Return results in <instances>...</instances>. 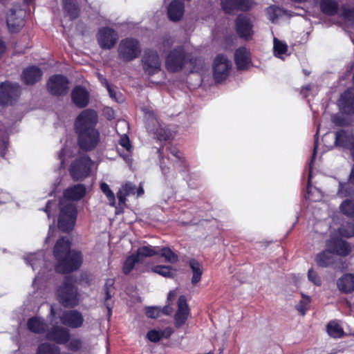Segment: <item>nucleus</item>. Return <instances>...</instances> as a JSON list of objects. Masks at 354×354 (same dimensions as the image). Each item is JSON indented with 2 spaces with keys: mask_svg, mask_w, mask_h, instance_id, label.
<instances>
[{
  "mask_svg": "<svg viewBox=\"0 0 354 354\" xmlns=\"http://www.w3.org/2000/svg\"><path fill=\"white\" fill-rule=\"evenodd\" d=\"M102 82L105 84V86L109 91V93L110 95V97L111 98H113V100H115V101H117L118 102H122L123 100L121 95L120 93H117L116 92H115L111 88V87L109 85L107 81L105 79H104L103 81H102Z\"/></svg>",
  "mask_w": 354,
  "mask_h": 354,
  "instance_id": "864d4df0",
  "label": "nucleus"
},
{
  "mask_svg": "<svg viewBox=\"0 0 354 354\" xmlns=\"http://www.w3.org/2000/svg\"><path fill=\"white\" fill-rule=\"evenodd\" d=\"M106 113L108 115L109 119L114 118V113L111 109L107 108L106 109Z\"/></svg>",
  "mask_w": 354,
  "mask_h": 354,
  "instance_id": "774afa93",
  "label": "nucleus"
},
{
  "mask_svg": "<svg viewBox=\"0 0 354 354\" xmlns=\"http://www.w3.org/2000/svg\"><path fill=\"white\" fill-rule=\"evenodd\" d=\"M24 12L21 9H10L6 17L8 30L12 32H17L24 25Z\"/></svg>",
  "mask_w": 354,
  "mask_h": 354,
  "instance_id": "f3484780",
  "label": "nucleus"
},
{
  "mask_svg": "<svg viewBox=\"0 0 354 354\" xmlns=\"http://www.w3.org/2000/svg\"><path fill=\"white\" fill-rule=\"evenodd\" d=\"M46 337L57 344H64L69 339V332L64 328L54 326L51 330L47 333Z\"/></svg>",
  "mask_w": 354,
  "mask_h": 354,
  "instance_id": "393cba45",
  "label": "nucleus"
},
{
  "mask_svg": "<svg viewBox=\"0 0 354 354\" xmlns=\"http://www.w3.org/2000/svg\"><path fill=\"white\" fill-rule=\"evenodd\" d=\"M194 62L182 48L172 50L167 57L165 65L168 71L176 72L183 68L193 71Z\"/></svg>",
  "mask_w": 354,
  "mask_h": 354,
  "instance_id": "39448f33",
  "label": "nucleus"
},
{
  "mask_svg": "<svg viewBox=\"0 0 354 354\" xmlns=\"http://www.w3.org/2000/svg\"><path fill=\"white\" fill-rule=\"evenodd\" d=\"M319 8L324 14L333 16L337 12L339 3L336 0H320Z\"/></svg>",
  "mask_w": 354,
  "mask_h": 354,
  "instance_id": "7c9ffc66",
  "label": "nucleus"
},
{
  "mask_svg": "<svg viewBox=\"0 0 354 354\" xmlns=\"http://www.w3.org/2000/svg\"><path fill=\"white\" fill-rule=\"evenodd\" d=\"M71 243L68 238L59 239L54 248V256L57 261L55 270L59 273H66L77 270L82 264V257L80 252L70 250Z\"/></svg>",
  "mask_w": 354,
  "mask_h": 354,
  "instance_id": "f03ea898",
  "label": "nucleus"
},
{
  "mask_svg": "<svg viewBox=\"0 0 354 354\" xmlns=\"http://www.w3.org/2000/svg\"><path fill=\"white\" fill-rule=\"evenodd\" d=\"M341 112L346 115L354 114V88L346 90L338 100Z\"/></svg>",
  "mask_w": 354,
  "mask_h": 354,
  "instance_id": "a211bd4d",
  "label": "nucleus"
},
{
  "mask_svg": "<svg viewBox=\"0 0 354 354\" xmlns=\"http://www.w3.org/2000/svg\"><path fill=\"white\" fill-rule=\"evenodd\" d=\"M141 53L138 41L133 39L127 38L122 40L118 48L120 57L127 62L138 57Z\"/></svg>",
  "mask_w": 354,
  "mask_h": 354,
  "instance_id": "1a4fd4ad",
  "label": "nucleus"
},
{
  "mask_svg": "<svg viewBox=\"0 0 354 354\" xmlns=\"http://www.w3.org/2000/svg\"><path fill=\"white\" fill-rule=\"evenodd\" d=\"M327 249L317 254L315 261L319 266L328 267L334 262V254L346 256L351 252L349 245L344 241L332 237L326 243Z\"/></svg>",
  "mask_w": 354,
  "mask_h": 354,
  "instance_id": "7ed1b4c3",
  "label": "nucleus"
},
{
  "mask_svg": "<svg viewBox=\"0 0 354 354\" xmlns=\"http://www.w3.org/2000/svg\"><path fill=\"white\" fill-rule=\"evenodd\" d=\"M308 279L316 286L321 285V279L317 274L312 269L308 270Z\"/></svg>",
  "mask_w": 354,
  "mask_h": 354,
  "instance_id": "052dcab7",
  "label": "nucleus"
},
{
  "mask_svg": "<svg viewBox=\"0 0 354 354\" xmlns=\"http://www.w3.org/2000/svg\"><path fill=\"white\" fill-rule=\"evenodd\" d=\"M273 50L274 55L281 59H284L288 55L287 44L276 37L273 40Z\"/></svg>",
  "mask_w": 354,
  "mask_h": 354,
  "instance_id": "473e14b6",
  "label": "nucleus"
},
{
  "mask_svg": "<svg viewBox=\"0 0 354 354\" xmlns=\"http://www.w3.org/2000/svg\"><path fill=\"white\" fill-rule=\"evenodd\" d=\"M337 234L340 236L345 238L354 236V223H346V225H342L338 230Z\"/></svg>",
  "mask_w": 354,
  "mask_h": 354,
  "instance_id": "37998d69",
  "label": "nucleus"
},
{
  "mask_svg": "<svg viewBox=\"0 0 354 354\" xmlns=\"http://www.w3.org/2000/svg\"><path fill=\"white\" fill-rule=\"evenodd\" d=\"M281 10L275 6H270L267 8L266 15L268 18L272 22H274L279 16L281 14Z\"/></svg>",
  "mask_w": 354,
  "mask_h": 354,
  "instance_id": "8fccbe9b",
  "label": "nucleus"
},
{
  "mask_svg": "<svg viewBox=\"0 0 354 354\" xmlns=\"http://www.w3.org/2000/svg\"><path fill=\"white\" fill-rule=\"evenodd\" d=\"M97 121V113L91 109H86L81 112L75 122V130L76 133L89 131L95 128Z\"/></svg>",
  "mask_w": 354,
  "mask_h": 354,
  "instance_id": "6e6552de",
  "label": "nucleus"
},
{
  "mask_svg": "<svg viewBox=\"0 0 354 354\" xmlns=\"http://www.w3.org/2000/svg\"><path fill=\"white\" fill-rule=\"evenodd\" d=\"M137 196H142L144 194V189L140 185L138 189L132 183H126L123 185L117 193V197L120 204H124L126 197L129 195L136 194Z\"/></svg>",
  "mask_w": 354,
  "mask_h": 354,
  "instance_id": "b1692460",
  "label": "nucleus"
},
{
  "mask_svg": "<svg viewBox=\"0 0 354 354\" xmlns=\"http://www.w3.org/2000/svg\"><path fill=\"white\" fill-rule=\"evenodd\" d=\"M143 69L149 75L157 73L160 70V61L156 52L148 50L144 53L142 59Z\"/></svg>",
  "mask_w": 354,
  "mask_h": 354,
  "instance_id": "4468645a",
  "label": "nucleus"
},
{
  "mask_svg": "<svg viewBox=\"0 0 354 354\" xmlns=\"http://www.w3.org/2000/svg\"><path fill=\"white\" fill-rule=\"evenodd\" d=\"M41 76L42 72L39 68L30 66L24 71L21 80L26 84H32L39 81Z\"/></svg>",
  "mask_w": 354,
  "mask_h": 354,
  "instance_id": "a878e982",
  "label": "nucleus"
},
{
  "mask_svg": "<svg viewBox=\"0 0 354 354\" xmlns=\"http://www.w3.org/2000/svg\"><path fill=\"white\" fill-rule=\"evenodd\" d=\"M232 68L231 62L223 55L216 57L213 65V76L216 82L225 80Z\"/></svg>",
  "mask_w": 354,
  "mask_h": 354,
  "instance_id": "9d476101",
  "label": "nucleus"
},
{
  "mask_svg": "<svg viewBox=\"0 0 354 354\" xmlns=\"http://www.w3.org/2000/svg\"><path fill=\"white\" fill-rule=\"evenodd\" d=\"M48 91L53 95H64L68 91V80L62 75L51 76L47 82Z\"/></svg>",
  "mask_w": 354,
  "mask_h": 354,
  "instance_id": "f8f14e48",
  "label": "nucleus"
},
{
  "mask_svg": "<svg viewBox=\"0 0 354 354\" xmlns=\"http://www.w3.org/2000/svg\"><path fill=\"white\" fill-rule=\"evenodd\" d=\"M113 283L114 281L111 279H107L105 283L106 300L111 299L112 297Z\"/></svg>",
  "mask_w": 354,
  "mask_h": 354,
  "instance_id": "13d9d810",
  "label": "nucleus"
},
{
  "mask_svg": "<svg viewBox=\"0 0 354 354\" xmlns=\"http://www.w3.org/2000/svg\"><path fill=\"white\" fill-rule=\"evenodd\" d=\"M161 313L162 310L158 307H148L145 310L146 315L149 318H156Z\"/></svg>",
  "mask_w": 354,
  "mask_h": 354,
  "instance_id": "5fc2aeb1",
  "label": "nucleus"
},
{
  "mask_svg": "<svg viewBox=\"0 0 354 354\" xmlns=\"http://www.w3.org/2000/svg\"><path fill=\"white\" fill-rule=\"evenodd\" d=\"M169 151L174 157V158H172V161H174V163L178 165L179 166L184 164L185 160L183 155L176 147H169Z\"/></svg>",
  "mask_w": 354,
  "mask_h": 354,
  "instance_id": "de8ad7c7",
  "label": "nucleus"
},
{
  "mask_svg": "<svg viewBox=\"0 0 354 354\" xmlns=\"http://www.w3.org/2000/svg\"><path fill=\"white\" fill-rule=\"evenodd\" d=\"M331 120L335 124L338 125V126H343V125L346 124V122H344V120H340L337 115H332Z\"/></svg>",
  "mask_w": 354,
  "mask_h": 354,
  "instance_id": "680f3d73",
  "label": "nucleus"
},
{
  "mask_svg": "<svg viewBox=\"0 0 354 354\" xmlns=\"http://www.w3.org/2000/svg\"><path fill=\"white\" fill-rule=\"evenodd\" d=\"M118 39L117 34L114 30L109 28H101L97 34V41L101 48H112Z\"/></svg>",
  "mask_w": 354,
  "mask_h": 354,
  "instance_id": "aec40b11",
  "label": "nucleus"
},
{
  "mask_svg": "<svg viewBox=\"0 0 354 354\" xmlns=\"http://www.w3.org/2000/svg\"><path fill=\"white\" fill-rule=\"evenodd\" d=\"M339 290L344 293L354 292V274H345L337 281Z\"/></svg>",
  "mask_w": 354,
  "mask_h": 354,
  "instance_id": "bb28decb",
  "label": "nucleus"
},
{
  "mask_svg": "<svg viewBox=\"0 0 354 354\" xmlns=\"http://www.w3.org/2000/svg\"><path fill=\"white\" fill-rule=\"evenodd\" d=\"M328 334L333 338H341L344 335V330L339 322L336 320L330 322L327 325Z\"/></svg>",
  "mask_w": 354,
  "mask_h": 354,
  "instance_id": "f704fd0d",
  "label": "nucleus"
},
{
  "mask_svg": "<svg viewBox=\"0 0 354 354\" xmlns=\"http://www.w3.org/2000/svg\"><path fill=\"white\" fill-rule=\"evenodd\" d=\"M145 117L147 120V125L149 124L151 122H156L157 124H159V122L157 121L156 118H153V113H146Z\"/></svg>",
  "mask_w": 354,
  "mask_h": 354,
  "instance_id": "e2e57ef3",
  "label": "nucleus"
},
{
  "mask_svg": "<svg viewBox=\"0 0 354 354\" xmlns=\"http://www.w3.org/2000/svg\"><path fill=\"white\" fill-rule=\"evenodd\" d=\"M340 17L342 19V26L344 29L350 31V28L354 27V8L346 6L342 8Z\"/></svg>",
  "mask_w": 354,
  "mask_h": 354,
  "instance_id": "c85d7f7f",
  "label": "nucleus"
},
{
  "mask_svg": "<svg viewBox=\"0 0 354 354\" xmlns=\"http://www.w3.org/2000/svg\"><path fill=\"white\" fill-rule=\"evenodd\" d=\"M310 302V297L302 295L301 301L296 306V309L301 313V315H304L306 312L309 309Z\"/></svg>",
  "mask_w": 354,
  "mask_h": 354,
  "instance_id": "a18cd8bd",
  "label": "nucleus"
},
{
  "mask_svg": "<svg viewBox=\"0 0 354 354\" xmlns=\"http://www.w3.org/2000/svg\"><path fill=\"white\" fill-rule=\"evenodd\" d=\"M341 211L348 216H354V201L346 200L341 206Z\"/></svg>",
  "mask_w": 354,
  "mask_h": 354,
  "instance_id": "09e8293b",
  "label": "nucleus"
},
{
  "mask_svg": "<svg viewBox=\"0 0 354 354\" xmlns=\"http://www.w3.org/2000/svg\"><path fill=\"white\" fill-rule=\"evenodd\" d=\"M189 266L192 271V283L193 285H196L201 279V276L203 272V267L197 261L194 259H192L189 261Z\"/></svg>",
  "mask_w": 354,
  "mask_h": 354,
  "instance_id": "c9c22d12",
  "label": "nucleus"
},
{
  "mask_svg": "<svg viewBox=\"0 0 354 354\" xmlns=\"http://www.w3.org/2000/svg\"><path fill=\"white\" fill-rule=\"evenodd\" d=\"M151 270L165 277H173L175 274V270L170 266H153Z\"/></svg>",
  "mask_w": 354,
  "mask_h": 354,
  "instance_id": "4c0bfd02",
  "label": "nucleus"
},
{
  "mask_svg": "<svg viewBox=\"0 0 354 354\" xmlns=\"http://www.w3.org/2000/svg\"><path fill=\"white\" fill-rule=\"evenodd\" d=\"M57 295L59 302L66 307L75 306L80 301L75 280L71 277L65 279L63 284L58 288Z\"/></svg>",
  "mask_w": 354,
  "mask_h": 354,
  "instance_id": "423d86ee",
  "label": "nucleus"
},
{
  "mask_svg": "<svg viewBox=\"0 0 354 354\" xmlns=\"http://www.w3.org/2000/svg\"><path fill=\"white\" fill-rule=\"evenodd\" d=\"M20 93V86L17 83L4 82L0 84V103L12 104Z\"/></svg>",
  "mask_w": 354,
  "mask_h": 354,
  "instance_id": "ddd939ff",
  "label": "nucleus"
},
{
  "mask_svg": "<svg viewBox=\"0 0 354 354\" xmlns=\"http://www.w3.org/2000/svg\"><path fill=\"white\" fill-rule=\"evenodd\" d=\"M64 8L69 17L72 19L77 17L78 15V8L74 3L73 0H63Z\"/></svg>",
  "mask_w": 354,
  "mask_h": 354,
  "instance_id": "ea45409f",
  "label": "nucleus"
},
{
  "mask_svg": "<svg viewBox=\"0 0 354 354\" xmlns=\"http://www.w3.org/2000/svg\"><path fill=\"white\" fill-rule=\"evenodd\" d=\"M100 189L102 192L104 194V195L106 196L109 205L114 207L115 205V194L110 189L109 185H107L106 183H101Z\"/></svg>",
  "mask_w": 354,
  "mask_h": 354,
  "instance_id": "c03bdc74",
  "label": "nucleus"
},
{
  "mask_svg": "<svg viewBox=\"0 0 354 354\" xmlns=\"http://www.w3.org/2000/svg\"><path fill=\"white\" fill-rule=\"evenodd\" d=\"M24 259L26 263L30 265L34 270H35L37 267H40L44 263V253L42 252L30 254L25 257Z\"/></svg>",
  "mask_w": 354,
  "mask_h": 354,
  "instance_id": "72a5a7b5",
  "label": "nucleus"
},
{
  "mask_svg": "<svg viewBox=\"0 0 354 354\" xmlns=\"http://www.w3.org/2000/svg\"><path fill=\"white\" fill-rule=\"evenodd\" d=\"M234 62L239 70L248 69L251 66L250 54L246 48L241 47L235 51Z\"/></svg>",
  "mask_w": 354,
  "mask_h": 354,
  "instance_id": "5701e85b",
  "label": "nucleus"
},
{
  "mask_svg": "<svg viewBox=\"0 0 354 354\" xmlns=\"http://www.w3.org/2000/svg\"><path fill=\"white\" fill-rule=\"evenodd\" d=\"M52 204L53 203L51 202H48L47 203L46 209H45V212H46L48 218H50V211H51V208H52Z\"/></svg>",
  "mask_w": 354,
  "mask_h": 354,
  "instance_id": "338daca9",
  "label": "nucleus"
},
{
  "mask_svg": "<svg viewBox=\"0 0 354 354\" xmlns=\"http://www.w3.org/2000/svg\"><path fill=\"white\" fill-rule=\"evenodd\" d=\"M73 102L78 107L83 108L87 106L89 102V93L87 90L81 86H75L71 92Z\"/></svg>",
  "mask_w": 354,
  "mask_h": 354,
  "instance_id": "4be33fe9",
  "label": "nucleus"
},
{
  "mask_svg": "<svg viewBox=\"0 0 354 354\" xmlns=\"http://www.w3.org/2000/svg\"><path fill=\"white\" fill-rule=\"evenodd\" d=\"M322 140L328 150L334 147L348 150L354 160V133L353 131L342 129L335 132V137L330 133H326Z\"/></svg>",
  "mask_w": 354,
  "mask_h": 354,
  "instance_id": "20e7f679",
  "label": "nucleus"
},
{
  "mask_svg": "<svg viewBox=\"0 0 354 354\" xmlns=\"http://www.w3.org/2000/svg\"><path fill=\"white\" fill-rule=\"evenodd\" d=\"M73 151L70 147H64L59 154V158L61 160V165L64 167L65 161L72 156Z\"/></svg>",
  "mask_w": 354,
  "mask_h": 354,
  "instance_id": "603ef678",
  "label": "nucleus"
},
{
  "mask_svg": "<svg viewBox=\"0 0 354 354\" xmlns=\"http://www.w3.org/2000/svg\"><path fill=\"white\" fill-rule=\"evenodd\" d=\"M86 193L84 185L77 184L67 188L63 198L60 201V213L58 219V227L63 232H69L75 226L77 210L73 203L81 200Z\"/></svg>",
  "mask_w": 354,
  "mask_h": 354,
  "instance_id": "f257e3e1",
  "label": "nucleus"
},
{
  "mask_svg": "<svg viewBox=\"0 0 354 354\" xmlns=\"http://www.w3.org/2000/svg\"><path fill=\"white\" fill-rule=\"evenodd\" d=\"M78 135V145L84 151H91L95 149L100 142V133L97 129H91L89 131L77 133Z\"/></svg>",
  "mask_w": 354,
  "mask_h": 354,
  "instance_id": "9b49d317",
  "label": "nucleus"
},
{
  "mask_svg": "<svg viewBox=\"0 0 354 354\" xmlns=\"http://www.w3.org/2000/svg\"><path fill=\"white\" fill-rule=\"evenodd\" d=\"M82 345V340L80 339H72L68 344L67 348L73 351H78L81 348Z\"/></svg>",
  "mask_w": 354,
  "mask_h": 354,
  "instance_id": "6e6d98bb",
  "label": "nucleus"
},
{
  "mask_svg": "<svg viewBox=\"0 0 354 354\" xmlns=\"http://www.w3.org/2000/svg\"><path fill=\"white\" fill-rule=\"evenodd\" d=\"M159 254L161 257L165 258L166 261L169 263H174L178 261L177 254H175L169 248H160Z\"/></svg>",
  "mask_w": 354,
  "mask_h": 354,
  "instance_id": "58836bf2",
  "label": "nucleus"
},
{
  "mask_svg": "<svg viewBox=\"0 0 354 354\" xmlns=\"http://www.w3.org/2000/svg\"><path fill=\"white\" fill-rule=\"evenodd\" d=\"M254 24L252 19L246 15H240L236 19V30L238 35L244 39H250L253 36Z\"/></svg>",
  "mask_w": 354,
  "mask_h": 354,
  "instance_id": "2eb2a0df",
  "label": "nucleus"
},
{
  "mask_svg": "<svg viewBox=\"0 0 354 354\" xmlns=\"http://www.w3.org/2000/svg\"><path fill=\"white\" fill-rule=\"evenodd\" d=\"M159 252L160 247L158 246L143 245L138 249L135 255L140 262L142 261L146 257H150L159 254Z\"/></svg>",
  "mask_w": 354,
  "mask_h": 354,
  "instance_id": "c756f323",
  "label": "nucleus"
},
{
  "mask_svg": "<svg viewBox=\"0 0 354 354\" xmlns=\"http://www.w3.org/2000/svg\"><path fill=\"white\" fill-rule=\"evenodd\" d=\"M140 262L135 254L128 257L123 263L122 271L127 274L133 269L135 263Z\"/></svg>",
  "mask_w": 354,
  "mask_h": 354,
  "instance_id": "a19ab883",
  "label": "nucleus"
},
{
  "mask_svg": "<svg viewBox=\"0 0 354 354\" xmlns=\"http://www.w3.org/2000/svg\"><path fill=\"white\" fill-rule=\"evenodd\" d=\"M148 129L150 131H153L157 136L158 138L160 140H169L171 136V133H170L169 131L162 127L155 130L154 129L149 127V124H148Z\"/></svg>",
  "mask_w": 354,
  "mask_h": 354,
  "instance_id": "49530a36",
  "label": "nucleus"
},
{
  "mask_svg": "<svg viewBox=\"0 0 354 354\" xmlns=\"http://www.w3.org/2000/svg\"><path fill=\"white\" fill-rule=\"evenodd\" d=\"M184 4L180 0H174L168 8V17L171 21H178L183 15Z\"/></svg>",
  "mask_w": 354,
  "mask_h": 354,
  "instance_id": "cd10ccee",
  "label": "nucleus"
},
{
  "mask_svg": "<svg viewBox=\"0 0 354 354\" xmlns=\"http://www.w3.org/2000/svg\"><path fill=\"white\" fill-rule=\"evenodd\" d=\"M176 295H177L176 290L169 291V292L168 293V296H167L168 304L162 310L163 313L170 314L171 313V309H169V305L170 302H171L173 300H174Z\"/></svg>",
  "mask_w": 354,
  "mask_h": 354,
  "instance_id": "4d7b16f0",
  "label": "nucleus"
},
{
  "mask_svg": "<svg viewBox=\"0 0 354 354\" xmlns=\"http://www.w3.org/2000/svg\"><path fill=\"white\" fill-rule=\"evenodd\" d=\"M120 145L124 149H126L127 152L131 151V145L130 144L129 138L126 134L121 136L120 139Z\"/></svg>",
  "mask_w": 354,
  "mask_h": 354,
  "instance_id": "bf43d9fd",
  "label": "nucleus"
},
{
  "mask_svg": "<svg viewBox=\"0 0 354 354\" xmlns=\"http://www.w3.org/2000/svg\"><path fill=\"white\" fill-rule=\"evenodd\" d=\"M177 306L174 321L176 326L180 327L185 324L189 315V308L185 296L182 295L178 298Z\"/></svg>",
  "mask_w": 354,
  "mask_h": 354,
  "instance_id": "6ab92c4d",
  "label": "nucleus"
},
{
  "mask_svg": "<svg viewBox=\"0 0 354 354\" xmlns=\"http://www.w3.org/2000/svg\"><path fill=\"white\" fill-rule=\"evenodd\" d=\"M172 332L173 330L170 327H166L164 329H154L149 330L147 334V337L149 341L156 342L162 338L169 337Z\"/></svg>",
  "mask_w": 354,
  "mask_h": 354,
  "instance_id": "2f4dec72",
  "label": "nucleus"
},
{
  "mask_svg": "<svg viewBox=\"0 0 354 354\" xmlns=\"http://www.w3.org/2000/svg\"><path fill=\"white\" fill-rule=\"evenodd\" d=\"M62 324L72 328H80L84 322V317L79 311L75 310H65L59 315Z\"/></svg>",
  "mask_w": 354,
  "mask_h": 354,
  "instance_id": "dca6fc26",
  "label": "nucleus"
},
{
  "mask_svg": "<svg viewBox=\"0 0 354 354\" xmlns=\"http://www.w3.org/2000/svg\"><path fill=\"white\" fill-rule=\"evenodd\" d=\"M27 325L28 328L35 333H41L44 331L46 328L44 320L37 317L30 318Z\"/></svg>",
  "mask_w": 354,
  "mask_h": 354,
  "instance_id": "e433bc0d",
  "label": "nucleus"
},
{
  "mask_svg": "<svg viewBox=\"0 0 354 354\" xmlns=\"http://www.w3.org/2000/svg\"><path fill=\"white\" fill-rule=\"evenodd\" d=\"M37 354H59V348L49 344H42L38 347Z\"/></svg>",
  "mask_w": 354,
  "mask_h": 354,
  "instance_id": "79ce46f5",
  "label": "nucleus"
},
{
  "mask_svg": "<svg viewBox=\"0 0 354 354\" xmlns=\"http://www.w3.org/2000/svg\"><path fill=\"white\" fill-rule=\"evenodd\" d=\"M93 162L86 156L77 158L71 165L69 171L73 179L81 180L90 175Z\"/></svg>",
  "mask_w": 354,
  "mask_h": 354,
  "instance_id": "0eeeda50",
  "label": "nucleus"
},
{
  "mask_svg": "<svg viewBox=\"0 0 354 354\" xmlns=\"http://www.w3.org/2000/svg\"><path fill=\"white\" fill-rule=\"evenodd\" d=\"M10 198V196L8 193L0 192V204L6 203Z\"/></svg>",
  "mask_w": 354,
  "mask_h": 354,
  "instance_id": "0e129e2a",
  "label": "nucleus"
},
{
  "mask_svg": "<svg viewBox=\"0 0 354 354\" xmlns=\"http://www.w3.org/2000/svg\"><path fill=\"white\" fill-rule=\"evenodd\" d=\"M55 232V228L54 226L50 225L49 226V230H48V236L46 239V242H48L50 241V239L51 238V236H53L54 233Z\"/></svg>",
  "mask_w": 354,
  "mask_h": 354,
  "instance_id": "69168bd1",
  "label": "nucleus"
},
{
  "mask_svg": "<svg viewBox=\"0 0 354 354\" xmlns=\"http://www.w3.org/2000/svg\"><path fill=\"white\" fill-rule=\"evenodd\" d=\"M252 5V0H221V6L223 10L228 14L233 13L234 11L247 10Z\"/></svg>",
  "mask_w": 354,
  "mask_h": 354,
  "instance_id": "412c9836",
  "label": "nucleus"
},
{
  "mask_svg": "<svg viewBox=\"0 0 354 354\" xmlns=\"http://www.w3.org/2000/svg\"><path fill=\"white\" fill-rule=\"evenodd\" d=\"M350 187L351 185L348 183H340L337 193L338 195L342 198L351 196L352 194V191Z\"/></svg>",
  "mask_w": 354,
  "mask_h": 354,
  "instance_id": "3c124183",
  "label": "nucleus"
}]
</instances>
